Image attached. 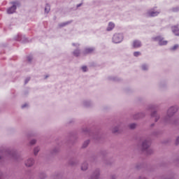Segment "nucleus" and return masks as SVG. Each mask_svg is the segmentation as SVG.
I'll use <instances>...</instances> for the list:
<instances>
[{
    "label": "nucleus",
    "instance_id": "a211bd4d",
    "mask_svg": "<svg viewBox=\"0 0 179 179\" xmlns=\"http://www.w3.org/2000/svg\"><path fill=\"white\" fill-rule=\"evenodd\" d=\"M177 48H178V45H175L171 48V50H172L173 51H174V50H177Z\"/></svg>",
    "mask_w": 179,
    "mask_h": 179
},
{
    "label": "nucleus",
    "instance_id": "39448f33",
    "mask_svg": "<svg viewBox=\"0 0 179 179\" xmlns=\"http://www.w3.org/2000/svg\"><path fill=\"white\" fill-rule=\"evenodd\" d=\"M148 15L150 17H153L155 16H157V15H159V12H157V11H155H155H149L148 13Z\"/></svg>",
    "mask_w": 179,
    "mask_h": 179
},
{
    "label": "nucleus",
    "instance_id": "20e7f679",
    "mask_svg": "<svg viewBox=\"0 0 179 179\" xmlns=\"http://www.w3.org/2000/svg\"><path fill=\"white\" fill-rule=\"evenodd\" d=\"M141 45H142V44L141 43V41H134L133 42L134 48H139V47H141Z\"/></svg>",
    "mask_w": 179,
    "mask_h": 179
},
{
    "label": "nucleus",
    "instance_id": "9b49d317",
    "mask_svg": "<svg viewBox=\"0 0 179 179\" xmlns=\"http://www.w3.org/2000/svg\"><path fill=\"white\" fill-rule=\"evenodd\" d=\"M149 145H150V143L149 141H145L143 143V149H148L149 148Z\"/></svg>",
    "mask_w": 179,
    "mask_h": 179
},
{
    "label": "nucleus",
    "instance_id": "6e6552de",
    "mask_svg": "<svg viewBox=\"0 0 179 179\" xmlns=\"http://www.w3.org/2000/svg\"><path fill=\"white\" fill-rule=\"evenodd\" d=\"M114 27H115V24H114L113 22H110L107 28L108 31H111Z\"/></svg>",
    "mask_w": 179,
    "mask_h": 179
},
{
    "label": "nucleus",
    "instance_id": "2eb2a0df",
    "mask_svg": "<svg viewBox=\"0 0 179 179\" xmlns=\"http://www.w3.org/2000/svg\"><path fill=\"white\" fill-rule=\"evenodd\" d=\"M45 12H46V13H48V12H50V6L48 5H46L45 8Z\"/></svg>",
    "mask_w": 179,
    "mask_h": 179
},
{
    "label": "nucleus",
    "instance_id": "7ed1b4c3",
    "mask_svg": "<svg viewBox=\"0 0 179 179\" xmlns=\"http://www.w3.org/2000/svg\"><path fill=\"white\" fill-rule=\"evenodd\" d=\"M154 40H155V41H159V45H166L167 44V41H163V38H162V36H157Z\"/></svg>",
    "mask_w": 179,
    "mask_h": 179
},
{
    "label": "nucleus",
    "instance_id": "f257e3e1",
    "mask_svg": "<svg viewBox=\"0 0 179 179\" xmlns=\"http://www.w3.org/2000/svg\"><path fill=\"white\" fill-rule=\"evenodd\" d=\"M123 38H124V36H122V34H115L113 37V43H115L117 44L118 43H121Z\"/></svg>",
    "mask_w": 179,
    "mask_h": 179
},
{
    "label": "nucleus",
    "instance_id": "412c9836",
    "mask_svg": "<svg viewBox=\"0 0 179 179\" xmlns=\"http://www.w3.org/2000/svg\"><path fill=\"white\" fill-rule=\"evenodd\" d=\"M36 143V140H31L30 142L31 145H34Z\"/></svg>",
    "mask_w": 179,
    "mask_h": 179
},
{
    "label": "nucleus",
    "instance_id": "0eeeda50",
    "mask_svg": "<svg viewBox=\"0 0 179 179\" xmlns=\"http://www.w3.org/2000/svg\"><path fill=\"white\" fill-rule=\"evenodd\" d=\"M34 164V161L33 160V159H28L27 161V162L25 163V164H26V166H27V167H31V166L32 165V164Z\"/></svg>",
    "mask_w": 179,
    "mask_h": 179
},
{
    "label": "nucleus",
    "instance_id": "5701e85b",
    "mask_svg": "<svg viewBox=\"0 0 179 179\" xmlns=\"http://www.w3.org/2000/svg\"><path fill=\"white\" fill-rule=\"evenodd\" d=\"M28 61H31V57H28Z\"/></svg>",
    "mask_w": 179,
    "mask_h": 179
},
{
    "label": "nucleus",
    "instance_id": "1a4fd4ad",
    "mask_svg": "<svg viewBox=\"0 0 179 179\" xmlns=\"http://www.w3.org/2000/svg\"><path fill=\"white\" fill-rule=\"evenodd\" d=\"M172 31L176 34V36H179V29L177 27H173Z\"/></svg>",
    "mask_w": 179,
    "mask_h": 179
},
{
    "label": "nucleus",
    "instance_id": "f03ea898",
    "mask_svg": "<svg viewBox=\"0 0 179 179\" xmlns=\"http://www.w3.org/2000/svg\"><path fill=\"white\" fill-rule=\"evenodd\" d=\"M11 3L13 6L7 10V13H8V15L15 13V12L16 11V5H19V3L16 1L11 2Z\"/></svg>",
    "mask_w": 179,
    "mask_h": 179
},
{
    "label": "nucleus",
    "instance_id": "423d86ee",
    "mask_svg": "<svg viewBox=\"0 0 179 179\" xmlns=\"http://www.w3.org/2000/svg\"><path fill=\"white\" fill-rule=\"evenodd\" d=\"M177 110H178L177 107L173 106L168 110V114H170V113H171L172 114H174V113H176Z\"/></svg>",
    "mask_w": 179,
    "mask_h": 179
},
{
    "label": "nucleus",
    "instance_id": "dca6fc26",
    "mask_svg": "<svg viewBox=\"0 0 179 179\" xmlns=\"http://www.w3.org/2000/svg\"><path fill=\"white\" fill-rule=\"evenodd\" d=\"M136 127V124H131L129 125V128H130L131 129H135Z\"/></svg>",
    "mask_w": 179,
    "mask_h": 179
},
{
    "label": "nucleus",
    "instance_id": "4468645a",
    "mask_svg": "<svg viewBox=\"0 0 179 179\" xmlns=\"http://www.w3.org/2000/svg\"><path fill=\"white\" fill-rule=\"evenodd\" d=\"M39 150H40V149L38 148H34V153L35 156L37 155V153H38Z\"/></svg>",
    "mask_w": 179,
    "mask_h": 179
},
{
    "label": "nucleus",
    "instance_id": "ddd939ff",
    "mask_svg": "<svg viewBox=\"0 0 179 179\" xmlns=\"http://www.w3.org/2000/svg\"><path fill=\"white\" fill-rule=\"evenodd\" d=\"M80 54V52H79V50H76L73 52V55H75V57H79V55Z\"/></svg>",
    "mask_w": 179,
    "mask_h": 179
},
{
    "label": "nucleus",
    "instance_id": "f8f14e48",
    "mask_svg": "<svg viewBox=\"0 0 179 179\" xmlns=\"http://www.w3.org/2000/svg\"><path fill=\"white\" fill-rule=\"evenodd\" d=\"M81 170L83 171L87 170V164H83L81 166Z\"/></svg>",
    "mask_w": 179,
    "mask_h": 179
},
{
    "label": "nucleus",
    "instance_id": "6ab92c4d",
    "mask_svg": "<svg viewBox=\"0 0 179 179\" xmlns=\"http://www.w3.org/2000/svg\"><path fill=\"white\" fill-rule=\"evenodd\" d=\"M82 69H83V72H86V71H87V67L86 66H83L82 67Z\"/></svg>",
    "mask_w": 179,
    "mask_h": 179
},
{
    "label": "nucleus",
    "instance_id": "f3484780",
    "mask_svg": "<svg viewBox=\"0 0 179 179\" xmlns=\"http://www.w3.org/2000/svg\"><path fill=\"white\" fill-rule=\"evenodd\" d=\"M134 57H139V55H141V52H134Z\"/></svg>",
    "mask_w": 179,
    "mask_h": 179
},
{
    "label": "nucleus",
    "instance_id": "393cba45",
    "mask_svg": "<svg viewBox=\"0 0 179 179\" xmlns=\"http://www.w3.org/2000/svg\"><path fill=\"white\" fill-rule=\"evenodd\" d=\"M85 143H87H87H89V141L85 142Z\"/></svg>",
    "mask_w": 179,
    "mask_h": 179
},
{
    "label": "nucleus",
    "instance_id": "9d476101",
    "mask_svg": "<svg viewBox=\"0 0 179 179\" xmlns=\"http://www.w3.org/2000/svg\"><path fill=\"white\" fill-rule=\"evenodd\" d=\"M94 51V48H88L87 49H85V54H90L92 52H93Z\"/></svg>",
    "mask_w": 179,
    "mask_h": 179
},
{
    "label": "nucleus",
    "instance_id": "4be33fe9",
    "mask_svg": "<svg viewBox=\"0 0 179 179\" xmlns=\"http://www.w3.org/2000/svg\"><path fill=\"white\" fill-rule=\"evenodd\" d=\"M22 107V108H24V107H27V104H24Z\"/></svg>",
    "mask_w": 179,
    "mask_h": 179
},
{
    "label": "nucleus",
    "instance_id": "b1692460",
    "mask_svg": "<svg viewBox=\"0 0 179 179\" xmlns=\"http://www.w3.org/2000/svg\"><path fill=\"white\" fill-rule=\"evenodd\" d=\"M176 142H177V143H179V137L176 139Z\"/></svg>",
    "mask_w": 179,
    "mask_h": 179
},
{
    "label": "nucleus",
    "instance_id": "aec40b11",
    "mask_svg": "<svg viewBox=\"0 0 179 179\" xmlns=\"http://www.w3.org/2000/svg\"><path fill=\"white\" fill-rule=\"evenodd\" d=\"M142 69H143V71H146V69H148V66H146V65H143V66H142Z\"/></svg>",
    "mask_w": 179,
    "mask_h": 179
}]
</instances>
